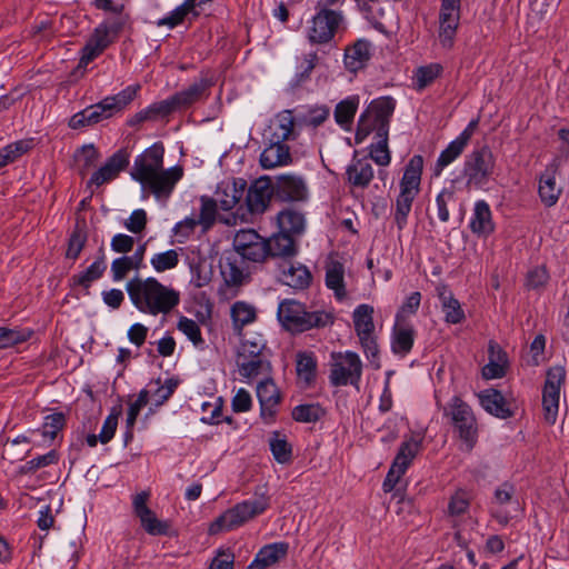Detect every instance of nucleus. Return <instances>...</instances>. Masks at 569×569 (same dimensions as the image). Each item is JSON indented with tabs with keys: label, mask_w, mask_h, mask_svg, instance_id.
<instances>
[{
	"label": "nucleus",
	"mask_w": 569,
	"mask_h": 569,
	"mask_svg": "<svg viewBox=\"0 0 569 569\" xmlns=\"http://www.w3.org/2000/svg\"><path fill=\"white\" fill-rule=\"evenodd\" d=\"M164 147L158 142L139 154L131 168V177L138 181L143 191L153 194L158 200H167L183 177V168L174 166L163 168Z\"/></svg>",
	"instance_id": "1"
},
{
	"label": "nucleus",
	"mask_w": 569,
	"mask_h": 569,
	"mask_svg": "<svg viewBox=\"0 0 569 569\" xmlns=\"http://www.w3.org/2000/svg\"><path fill=\"white\" fill-rule=\"evenodd\" d=\"M132 305L142 313L169 315L180 303V292L153 277H133L126 284Z\"/></svg>",
	"instance_id": "2"
},
{
	"label": "nucleus",
	"mask_w": 569,
	"mask_h": 569,
	"mask_svg": "<svg viewBox=\"0 0 569 569\" xmlns=\"http://www.w3.org/2000/svg\"><path fill=\"white\" fill-rule=\"evenodd\" d=\"M278 320L291 333H302L312 329H325L335 323L332 311L318 309L309 311L307 307L295 300L284 299L278 307Z\"/></svg>",
	"instance_id": "3"
},
{
	"label": "nucleus",
	"mask_w": 569,
	"mask_h": 569,
	"mask_svg": "<svg viewBox=\"0 0 569 569\" xmlns=\"http://www.w3.org/2000/svg\"><path fill=\"white\" fill-rule=\"evenodd\" d=\"M423 158L413 156L406 164L403 176L399 182L400 192L396 199L395 222L399 230L407 224L412 202L420 192Z\"/></svg>",
	"instance_id": "4"
},
{
	"label": "nucleus",
	"mask_w": 569,
	"mask_h": 569,
	"mask_svg": "<svg viewBox=\"0 0 569 569\" xmlns=\"http://www.w3.org/2000/svg\"><path fill=\"white\" fill-rule=\"evenodd\" d=\"M126 24L124 17L108 19L94 28L84 47L81 49V57L78 69H86L87 66L104 52L119 37Z\"/></svg>",
	"instance_id": "5"
},
{
	"label": "nucleus",
	"mask_w": 569,
	"mask_h": 569,
	"mask_svg": "<svg viewBox=\"0 0 569 569\" xmlns=\"http://www.w3.org/2000/svg\"><path fill=\"white\" fill-rule=\"evenodd\" d=\"M269 507V498L261 496L237 503L226 510L209 526L210 535L234 530L254 517L263 513Z\"/></svg>",
	"instance_id": "6"
},
{
	"label": "nucleus",
	"mask_w": 569,
	"mask_h": 569,
	"mask_svg": "<svg viewBox=\"0 0 569 569\" xmlns=\"http://www.w3.org/2000/svg\"><path fill=\"white\" fill-rule=\"evenodd\" d=\"M269 507V498L261 496L237 503L226 510L209 526L210 535L234 530L254 517L263 513Z\"/></svg>",
	"instance_id": "7"
},
{
	"label": "nucleus",
	"mask_w": 569,
	"mask_h": 569,
	"mask_svg": "<svg viewBox=\"0 0 569 569\" xmlns=\"http://www.w3.org/2000/svg\"><path fill=\"white\" fill-rule=\"evenodd\" d=\"M269 507V498L261 496L237 503L226 510L209 526L210 535L234 530L254 517L263 513Z\"/></svg>",
	"instance_id": "8"
},
{
	"label": "nucleus",
	"mask_w": 569,
	"mask_h": 569,
	"mask_svg": "<svg viewBox=\"0 0 569 569\" xmlns=\"http://www.w3.org/2000/svg\"><path fill=\"white\" fill-rule=\"evenodd\" d=\"M395 110V101L389 97L373 100L360 116L355 136L357 143H361L371 132L376 138L381 130L389 132L390 117Z\"/></svg>",
	"instance_id": "9"
},
{
	"label": "nucleus",
	"mask_w": 569,
	"mask_h": 569,
	"mask_svg": "<svg viewBox=\"0 0 569 569\" xmlns=\"http://www.w3.org/2000/svg\"><path fill=\"white\" fill-rule=\"evenodd\" d=\"M317 13L308 22L306 36L312 44H328L340 31L345 30V17L341 11L318 7Z\"/></svg>",
	"instance_id": "10"
},
{
	"label": "nucleus",
	"mask_w": 569,
	"mask_h": 569,
	"mask_svg": "<svg viewBox=\"0 0 569 569\" xmlns=\"http://www.w3.org/2000/svg\"><path fill=\"white\" fill-rule=\"evenodd\" d=\"M362 375V362L352 351L332 352L330 355V383L335 387L358 386Z\"/></svg>",
	"instance_id": "11"
},
{
	"label": "nucleus",
	"mask_w": 569,
	"mask_h": 569,
	"mask_svg": "<svg viewBox=\"0 0 569 569\" xmlns=\"http://www.w3.org/2000/svg\"><path fill=\"white\" fill-rule=\"evenodd\" d=\"M496 160L492 151L483 146L471 151L465 160L463 177L467 187L481 188L485 186L495 170Z\"/></svg>",
	"instance_id": "12"
},
{
	"label": "nucleus",
	"mask_w": 569,
	"mask_h": 569,
	"mask_svg": "<svg viewBox=\"0 0 569 569\" xmlns=\"http://www.w3.org/2000/svg\"><path fill=\"white\" fill-rule=\"evenodd\" d=\"M139 88V86H129L121 92L106 97L100 102L86 108L87 123L90 126L97 124L121 111L134 99Z\"/></svg>",
	"instance_id": "13"
},
{
	"label": "nucleus",
	"mask_w": 569,
	"mask_h": 569,
	"mask_svg": "<svg viewBox=\"0 0 569 569\" xmlns=\"http://www.w3.org/2000/svg\"><path fill=\"white\" fill-rule=\"evenodd\" d=\"M352 320L365 355L373 361L379 352L375 336L373 308L365 303L358 306L352 313Z\"/></svg>",
	"instance_id": "14"
},
{
	"label": "nucleus",
	"mask_w": 569,
	"mask_h": 569,
	"mask_svg": "<svg viewBox=\"0 0 569 569\" xmlns=\"http://www.w3.org/2000/svg\"><path fill=\"white\" fill-rule=\"evenodd\" d=\"M566 379L563 367H552L547 372V379L542 391L543 419L553 425L559 410L560 389Z\"/></svg>",
	"instance_id": "15"
},
{
	"label": "nucleus",
	"mask_w": 569,
	"mask_h": 569,
	"mask_svg": "<svg viewBox=\"0 0 569 569\" xmlns=\"http://www.w3.org/2000/svg\"><path fill=\"white\" fill-rule=\"evenodd\" d=\"M445 415L450 417L459 437L473 445L477 436L476 418L471 408L461 398L453 397L445 409Z\"/></svg>",
	"instance_id": "16"
},
{
	"label": "nucleus",
	"mask_w": 569,
	"mask_h": 569,
	"mask_svg": "<svg viewBox=\"0 0 569 569\" xmlns=\"http://www.w3.org/2000/svg\"><path fill=\"white\" fill-rule=\"evenodd\" d=\"M151 493L149 490L141 491L132 497V510L139 519L141 528L150 536H166L170 530L169 521L161 520L156 512L149 508L148 502Z\"/></svg>",
	"instance_id": "17"
},
{
	"label": "nucleus",
	"mask_w": 569,
	"mask_h": 569,
	"mask_svg": "<svg viewBox=\"0 0 569 569\" xmlns=\"http://www.w3.org/2000/svg\"><path fill=\"white\" fill-rule=\"evenodd\" d=\"M234 250L252 262H263L268 258L267 239L253 229L239 230L233 238Z\"/></svg>",
	"instance_id": "18"
},
{
	"label": "nucleus",
	"mask_w": 569,
	"mask_h": 569,
	"mask_svg": "<svg viewBox=\"0 0 569 569\" xmlns=\"http://www.w3.org/2000/svg\"><path fill=\"white\" fill-rule=\"evenodd\" d=\"M421 440L410 438L403 441L399 448V451L387 473L383 481L382 488L385 492L393 490L401 476L406 472L415 457L420 450Z\"/></svg>",
	"instance_id": "19"
},
{
	"label": "nucleus",
	"mask_w": 569,
	"mask_h": 569,
	"mask_svg": "<svg viewBox=\"0 0 569 569\" xmlns=\"http://www.w3.org/2000/svg\"><path fill=\"white\" fill-rule=\"evenodd\" d=\"M296 120L291 110H282L278 112L264 130V139L267 142H284L295 140L298 136L296 129Z\"/></svg>",
	"instance_id": "20"
},
{
	"label": "nucleus",
	"mask_w": 569,
	"mask_h": 569,
	"mask_svg": "<svg viewBox=\"0 0 569 569\" xmlns=\"http://www.w3.org/2000/svg\"><path fill=\"white\" fill-rule=\"evenodd\" d=\"M257 398L260 403V417L266 423L273 422L281 401V395L271 378H266L257 386Z\"/></svg>",
	"instance_id": "21"
},
{
	"label": "nucleus",
	"mask_w": 569,
	"mask_h": 569,
	"mask_svg": "<svg viewBox=\"0 0 569 569\" xmlns=\"http://www.w3.org/2000/svg\"><path fill=\"white\" fill-rule=\"evenodd\" d=\"M129 164V153L124 149L114 152L106 163L96 170L88 181V187L94 186L97 188L102 184L109 183L117 179L121 171Z\"/></svg>",
	"instance_id": "22"
},
{
	"label": "nucleus",
	"mask_w": 569,
	"mask_h": 569,
	"mask_svg": "<svg viewBox=\"0 0 569 569\" xmlns=\"http://www.w3.org/2000/svg\"><path fill=\"white\" fill-rule=\"evenodd\" d=\"M247 183L243 179H227L221 181L212 198L219 209L230 211L240 202L246 191Z\"/></svg>",
	"instance_id": "23"
},
{
	"label": "nucleus",
	"mask_w": 569,
	"mask_h": 569,
	"mask_svg": "<svg viewBox=\"0 0 569 569\" xmlns=\"http://www.w3.org/2000/svg\"><path fill=\"white\" fill-rule=\"evenodd\" d=\"M280 271V280L293 288L305 289L311 282V273L306 266L300 262H295L292 259L283 260L278 263Z\"/></svg>",
	"instance_id": "24"
},
{
	"label": "nucleus",
	"mask_w": 569,
	"mask_h": 569,
	"mask_svg": "<svg viewBox=\"0 0 569 569\" xmlns=\"http://www.w3.org/2000/svg\"><path fill=\"white\" fill-rule=\"evenodd\" d=\"M481 407L490 415L499 419H508L515 416L513 403L507 400L496 389H487L479 393Z\"/></svg>",
	"instance_id": "25"
},
{
	"label": "nucleus",
	"mask_w": 569,
	"mask_h": 569,
	"mask_svg": "<svg viewBox=\"0 0 569 569\" xmlns=\"http://www.w3.org/2000/svg\"><path fill=\"white\" fill-rule=\"evenodd\" d=\"M460 21V8L441 7L439 13V41L443 48L453 46L455 37Z\"/></svg>",
	"instance_id": "26"
},
{
	"label": "nucleus",
	"mask_w": 569,
	"mask_h": 569,
	"mask_svg": "<svg viewBox=\"0 0 569 569\" xmlns=\"http://www.w3.org/2000/svg\"><path fill=\"white\" fill-rule=\"evenodd\" d=\"M279 198L288 201H302L308 196V189L301 177L292 174L279 176L276 183Z\"/></svg>",
	"instance_id": "27"
},
{
	"label": "nucleus",
	"mask_w": 569,
	"mask_h": 569,
	"mask_svg": "<svg viewBox=\"0 0 569 569\" xmlns=\"http://www.w3.org/2000/svg\"><path fill=\"white\" fill-rule=\"evenodd\" d=\"M371 58V43L365 39H358L345 49L343 62L350 72H357L366 67Z\"/></svg>",
	"instance_id": "28"
},
{
	"label": "nucleus",
	"mask_w": 569,
	"mask_h": 569,
	"mask_svg": "<svg viewBox=\"0 0 569 569\" xmlns=\"http://www.w3.org/2000/svg\"><path fill=\"white\" fill-rule=\"evenodd\" d=\"M557 166L550 164L539 178V197L541 202L547 207H552L557 203L562 189L558 186L557 180Z\"/></svg>",
	"instance_id": "29"
},
{
	"label": "nucleus",
	"mask_w": 569,
	"mask_h": 569,
	"mask_svg": "<svg viewBox=\"0 0 569 569\" xmlns=\"http://www.w3.org/2000/svg\"><path fill=\"white\" fill-rule=\"evenodd\" d=\"M291 162L290 148L284 142H268L260 154V164L263 169H274Z\"/></svg>",
	"instance_id": "30"
},
{
	"label": "nucleus",
	"mask_w": 569,
	"mask_h": 569,
	"mask_svg": "<svg viewBox=\"0 0 569 569\" xmlns=\"http://www.w3.org/2000/svg\"><path fill=\"white\" fill-rule=\"evenodd\" d=\"M470 230L478 237H488L495 231V223L489 204L485 200L475 203L469 222Z\"/></svg>",
	"instance_id": "31"
},
{
	"label": "nucleus",
	"mask_w": 569,
	"mask_h": 569,
	"mask_svg": "<svg viewBox=\"0 0 569 569\" xmlns=\"http://www.w3.org/2000/svg\"><path fill=\"white\" fill-rule=\"evenodd\" d=\"M347 181L355 188H367L375 177L368 158L353 159L346 170Z\"/></svg>",
	"instance_id": "32"
},
{
	"label": "nucleus",
	"mask_w": 569,
	"mask_h": 569,
	"mask_svg": "<svg viewBox=\"0 0 569 569\" xmlns=\"http://www.w3.org/2000/svg\"><path fill=\"white\" fill-rule=\"evenodd\" d=\"M318 362L313 352L300 351L296 356V372L302 388H310L317 378Z\"/></svg>",
	"instance_id": "33"
},
{
	"label": "nucleus",
	"mask_w": 569,
	"mask_h": 569,
	"mask_svg": "<svg viewBox=\"0 0 569 569\" xmlns=\"http://www.w3.org/2000/svg\"><path fill=\"white\" fill-rule=\"evenodd\" d=\"M288 553V545L286 542H274L262 547L256 555L253 561L247 567V569H267L281 559Z\"/></svg>",
	"instance_id": "34"
},
{
	"label": "nucleus",
	"mask_w": 569,
	"mask_h": 569,
	"mask_svg": "<svg viewBox=\"0 0 569 569\" xmlns=\"http://www.w3.org/2000/svg\"><path fill=\"white\" fill-rule=\"evenodd\" d=\"M416 337L415 328L407 320H396L392 330V351L397 355L406 356L412 349Z\"/></svg>",
	"instance_id": "35"
},
{
	"label": "nucleus",
	"mask_w": 569,
	"mask_h": 569,
	"mask_svg": "<svg viewBox=\"0 0 569 569\" xmlns=\"http://www.w3.org/2000/svg\"><path fill=\"white\" fill-rule=\"evenodd\" d=\"M270 356L237 357V366L241 377L254 379L259 376H268L271 371Z\"/></svg>",
	"instance_id": "36"
},
{
	"label": "nucleus",
	"mask_w": 569,
	"mask_h": 569,
	"mask_svg": "<svg viewBox=\"0 0 569 569\" xmlns=\"http://www.w3.org/2000/svg\"><path fill=\"white\" fill-rule=\"evenodd\" d=\"M268 258H276L280 261L292 259L297 253V246L291 236L279 232L267 240Z\"/></svg>",
	"instance_id": "37"
},
{
	"label": "nucleus",
	"mask_w": 569,
	"mask_h": 569,
	"mask_svg": "<svg viewBox=\"0 0 569 569\" xmlns=\"http://www.w3.org/2000/svg\"><path fill=\"white\" fill-rule=\"evenodd\" d=\"M200 12L197 9V0H184L180 6L169 12L166 17L159 19L158 27L173 29L182 24L189 17L197 18Z\"/></svg>",
	"instance_id": "38"
},
{
	"label": "nucleus",
	"mask_w": 569,
	"mask_h": 569,
	"mask_svg": "<svg viewBox=\"0 0 569 569\" xmlns=\"http://www.w3.org/2000/svg\"><path fill=\"white\" fill-rule=\"evenodd\" d=\"M98 253L99 254L92 264H90L84 271L71 277L70 280L72 286H79L88 289L93 281L100 279L103 276L107 269V263L104 250L102 247L99 249Z\"/></svg>",
	"instance_id": "39"
},
{
	"label": "nucleus",
	"mask_w": 569,
	"mask_h": 569,
	"mask_svg": "<svg viewBox=\"0 0 569 569\" xmlns=\"http://www.w3.org/2000/svg\"><path fill=\"white\" fill-rule=\"evenodd\" d=\"M270 199V187L264 182L258 181L248 189L246 203L251 213H262L267 209Z\"/></svg>",
	"instance_id": "40"
},
{
	"label": "nucleus",
	"mask_w": 569,
	"mask_h": 569,
	"mask_svg": "<svg viewBox=\"0 0 569 569\" xmlns=\"http://www.w3.org/2000/svg\"><path fill=\"white\" fill-rule=\"evenodd\" d=\"M242 339L241 345L238 349L237 357H256V356H270V351L267 347V341L261 333L242 332L239 335Z\"/></svg>",
	"instance_id": "41"
},
{
	"label": "nucleus",
	"mask_w": 569,
	"mask_h": 569,
	"mask_svg": "<svg viewBox=\"0 0 569 569\" xmlns=\"http://www.w3.org/2000/svg\"><path fill=\"white\" fill-rule=\"evenodd\" d=\"M507 357L498 345L490 342L489 345V362L482 368V377L485 379L501 378L506 373Z\"/></svg>",
	"instance_id": "42"
},
{
	"label": "nucleus",
	"mask_w": 569,
	"mask_h": 569,
	"mask_svg": "<svg viewBox=\"0 0 569 569\" xmlns=\"http://www.w3.org/2000/svg\"><path fill=\"white\" fill-rule=\"evenodd\" d=\"M212 86V82L207 78H200L190 84L187 89L177 92L176 100L180 104L181 109L188 108L194 102L201 100L207 90Z\"/></svg>",
	"instance_id": "43"
},
{
	"label": "nucleus",
	"mask_w": 569,
	"mask_h": 569,
	"mask_svg": "<svg viewBox=\"0 0 569 569\" xmlns=\"http://www.w3.org/2000/svg\"><path fill=\"white\" fill-rule=\"evenodd\" d=\"M231 319L237 335H242L243 327L256 321L257 310L250 303L237 301L231 307Z\"/></svg>",
	"instance_id": "44"
},
{
	"label": "nucleus",
	"mask_w": 569,
	"mask_h": 569,
	"mask_svg": "<svg viewBox=\"0 0 569 569\" xmlns=\"http://www.w3.org/2000/svg\"><path fill=\"white\" fill-rule=\"evenodd\" d=\"M278 224L280 232L292 237L303 232L306 221L302 213L288 209L278 214Z\"/></svg>",
	"instance_id": "45"
},
{
	"label": "nucleus",
	"mask_w": 569,
	"mask_h": 569,
	"mask_svg": "<svg viewBox=\"0 0 569 569\" xmlns=\"http://www.w3.org/2000/svg\"><path fill=\"white\" fill-rule=\"evenodd\" d=\"M345 268L342 263L332 261L326 269V286L335 291L336 297L341 300L346 297Z\"/></svg>",
	"instance_id": "46"
},
{
	"label": "nucleus",
	"mask_w": 569,
	"mask_h": 569,
	"mask_svg": "<svg viewBox=\"0 0 569 569\" xmlns=\"http://www.w3.org/2000/svg\"><path fill=\"white\" fill-rule=\"evenodd\" d=\"M439 298L442 311L445 312L446 322L457 325L465 320V312L461 305L451 292H440Z\"/></svg>",
	"instance_id": "47"
},
{
	"label": "nucleus",
	"mask_w": 569,
	"mask_h": 569,
	"mask_svg": "<svg viewBox=\"0 0 569 569\" xmlns=\"http://www.w3.org/2000/svg\"><path fill=\"white\" fill-rule=\"evenodd\" d=\"M359 99L357 97L348 98L339 102L335 109V119L337 123L348 130L353 121Z\"/></svg>",
	"instance_id": "48"
},
{
	"label": "nucleus",
	"mask_w": 569,
	"mask_h": 569,
	"mask_svg": "<svg viewBox=\"0 0 569 569\" xmlns=\"http://www.w3.org/2000/svg\"><path fill=\"white\" fill-rule=\"evenodd\" d=\"M376 139L377 141L369 148V156L378 166L387 167L391 161L388 148V132L382 129Z\"/></svg>",
	"instance_id": "49"
},
{
	"label": "nucleus",
	"mask_w": 569,
	"mask_h": 569,
	"mask_svg": "<svg viewBox=\"0 0 569 569\" xmlns=\"http://www.w3.org/2000/svg\"><path fill=\"white\" fill-rule=\"evenodd\" d=\"M467 144L456 138L451 141L448 147L440 153L435 166V174L439 176L442 170L452 163L457 158L461 156Z\"/></svg>",
	"instance_id": "50"
},
{
	"label": "nucleus",
	"mask_w": 569,
	"mask_h": 569,
	"mask_svg": "<svg viewBox=\"0 0 569 569\" xmlns=\"http://www.w3.org/2000/svg\"><path fill=\"white\" fill-rule=\"evenodd\" d=\"M177 382L172 379H168L163 385L158 379L149 385V401H152L156 406L163 405L174 392Z\"/></svg>",
	"instance_id": "51"
},
{
	"label": "nucleus",
	"mask_w": 569,
	"mask_h": 569,
	"mask_svg": "<svg viewBox=\"0 0 569 569\" xmlns=\"http://www.w3.org/2000/svg\"><path fill=\"white\" fill-rule=\"evenodd\" d=\"M100 158L98 149L92 144H84L74 153V159L80 168V173L84 176L91 168L96 166Z\"/></svg>",
	"instance_id": "52"
},
{
	"label": "nucleus",
	"mask_w": 569,
	"mask_h": 569,
	"mask_svg": "<svg viewBox=\"0 0 569 569\" xmlns=\"http://www.w3.org/2000/svg\"><path fill=\"white\" fill-rule=\"evenodd\" d=\"M471 503V495L465 489L456 490L448 502V515L450 517H460L468 512Z\"/></svg>",
	"instance_id": "53"
},
{
	"label": "nucleus",
	"mask_w": 569,
	"mask_h": 569,
	"mask_svg": "<svg viewBox=\"0 0 569 569\" xmlns=\"http://www.w3.org/2000/svg\"><path fill=\"white\" fill-rule=\"evenodd\" d=\"M442 72V66L439 63H430L419 67L413 76L415 86L418 90H422L431 84Z\"/></svg>",
	"instance_id": "54"
},
{
	"label": "nucleus",
	"mask_w": 569,
	"mask_h": 569,
	"mask_svg": "<svg viewBox=\"0 0 569 569\" xmlns=\"http://www.w3.org/2000/svg\"><path fill=\"white\" fill-rule=\"evenodd\" d=\"M181 109L180 104L176 100V96L151 104L147 110L139 113L141 120L150 119L157 116H168L171 112Z\"/></svg>",
	"instance_id": "55"
},
{
	"label": "nucleus",
	"mask_w": 569,
	"mask_h": 569,
	"mask_svg": "<svg viewBox=\"0 0 569 569\" xmlns=\"http://www.w3.org/2000/svg\"><path fill=\"white\" fill-rule=\"evenodd\" d=\"M180 261V253L176 249L153 254L150 260L152 268L157 272H164L174 269Z\"/></svg>",
	"instance_id": "56"
},
{
	"label": "nucleus",
	"mask_w": 569,
	"mask_h": 569,
	"mask_svg": "<svg viewBox=\"0 0 569 569\" xmlns=\"http://www.w3.org/2000/svg\"><path fill=\"white\" fill-rule=\"evenodd\" d=\"M66 426V416L62 412H53L44 418L41 435L46 441H53L57 435Z\"/></svg>",
	"instance_id": "57"
},
{
	"label": "nucleus",
	"mask_w": 569,
	"mask_h": 569,
	"mask_svg": "<svg viewBox=\"0 0 569 569\" xmlns=\"http://www.w3.org/2000/svg\"><path fill=\"white\" fill-rule=\"evenodd\" d=\"M325 415L323 409L319 405H300L293 408L292 418L298 422H316Z\"/></svg>",
	"instance_id": "58"
},
{
	"label": "nucleus",
	"mask_w": 569,
	"mask_h": 569,
	"mask_svg": "<svg viewBox=\"0 0 569 569\" xmlns=\"http://www.w3.org/2000/svg\"><path fill=\"white\" fill-rule=\"evenodd\" d=\"M319 61L317 52L303 54L297 66L296 84H301L310 79L311 72Z\"/></svg>",
	"instance_id": "59"
},
{
	"label": "nucleus",
	"mask_w": 569,
	"mask_h": 569,
	"mask_svg": "<svg viewBox=\"0 0 569 569\" xmlns=\"http://www.w3.org/2000/svg\"><path fill=\"white\" fill-rule=\"evenodd\" d=\"M270 449L274 459L279 463H287L291 459L292 449L286 438L281 437L280 433L274 432L270 439Z\"/></svg>",
	"instance_id": "60"
},
{
	"label": "nucleus",
	"mask_w": 569,
	"mask_h": 569,
	"mask_svg": "<svg viewBox=\"0 0 569 569\" xmlns=\"http://www.w3.org/2000/svg\"><path fill=\"white\" fill-rule=\"evenodd\" d=\"M218 208L219 206L217 204V201H214L212 198H201V208L198 219L203 230H208L214 223Z\"/></svg>",
	"instance_id": "61"
},
{
	"label": "nucleus",
	"mask_w": 569,
	"mask_h": 569,
	"mask_svg": "<svg viewBox=\"0 0 569 569\" xmlns=\"http://www.w3.org/2000/svg\"><path fill=\"white\" fill-rule=\"evenodd\" d=\"M59 459V456L56 450H50L46 455L39 456L37 458H33L29 461H27L21 468V473H33L37 470L44 468L47 466L57 463Z\"/></svg>",
	"instance_id": "62"
},
{
	"label": "nucleus",
	"mask_w": 569,
	"mask_h": 569,
	"mask_svg": "<svg viewBox=\"0 0 569 569\" xmlns=\"http://www.w3.org/2000/svg\"><path fill=\"white\" fill-rule=\"evenodd\" d=\"M178 330H180L187 338L194 345L199 346L203 343V339L201 336V330L199 325L187 317H181L177 325Z\"/></svg>",
	"instance_id": "63"
},
{
	"label": "nucleus",
	"mask_w": 569,
	"mask_h": 569,
	"mask_svg": "<svg viewBox=\"0 0 569 569\" xmlns=\"http://www.w3.org/2000/svg\"><path fill=\"white\" fill-rule=\"evenodd\" d=\"M131 270H139L138 266L129 258V256H122L117 258L111 263V273L113 281L123 280Z\"/></svg>",
	"instance_id": "64"
}]
</instances>
